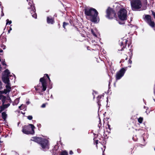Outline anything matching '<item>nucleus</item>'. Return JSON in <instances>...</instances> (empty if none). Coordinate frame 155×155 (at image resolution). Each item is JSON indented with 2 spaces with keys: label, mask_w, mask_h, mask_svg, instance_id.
<instances>
[{
  "label": "nucleus",
  "mask_w": 155,
  "mask_h": 155,
  "mask_svg": "<svg viewBox=\"0 0 155 155\" xmlns=\"http://www.w3.org/2000/svg\"><path fill=\"white\" fill-rule=\"evenodd\" d=\"M106 17L107 18L112 19L116 18L117 16L115 11L112 8L109 7L106 11Z\"/></svg>",
  "instance_id": "obj_7"
},
{
  "label": "nucleus",
  "mask_w": 155,
  "mask_h": 155,
  "mask_svg": "<svg viewBox=\"0 0 155 155\" xmlns=\"http://www.w3.org/2000/svg\"><path fill=\"white\" fill-rule=\"evenodd\" d=\"M26 103L27 104H29V101H27L26 102Z\"/></svg>",
  "instance_id": "obj_52"
},
{
  "label": "nucleus",
  "mask_w": 155,
  "mask_h": 155,
  "mask_svg": "<svg viewBox=\"0 0 155 155\" xmlns=\"http://www.w3.org/2000/svg\"><path fill=\"white\" fill-rule=\"evenodd\" d=\"M2 117L4 120H5L7 117V114L5 112H3L2 113Z\"/></svg>",
  "instance_id": "obj_19"
},
{
  "label": "nucleus",
  "mask_w": 155,
  "mask_h": 155,
  "mask_svg": "<svg viewBox=\"0 0 155 155\" xmlns=\"http://www.w3.org/2000/svg\"><path fill=\"white\" fill-rule=\"evenodd\" d=\"M124 59H122L120 60V62H124Z\"/></svg>",
  "instance_id": "obj_46"
},
{
  "label": "nucleus",
  "mask_w": 155,
  "mask_h": 155,
  "mask_svg": "<svg viewBox=\"0 0 155 155\" xmlns=\"http://www.w3.org/2000/svg\"><path fill=\"white\" fill-rule=\"evenodd\" d=\"M19 101V99H16L15 100L14 102L13 103V105H17Z\"/></svg>",
  "instance_id": "obj_23"
},
{
  "label": "nucleus",
  "mask_w": 155,
  "mask_h": 155,
  "mask_svg": "<svg viewBox=\"0 0 155 155\" xmlns=\"http://www.w3.org/2000/svg\"><path fill=\"white\" fill-rule=\"evenodd\" d=\"M100 122L98 125V127L99 128V129H101V127L102 124L101 123V121H100Z\"/></svg>",
  "instance_id": "obj_34"
},
{
  "label": "nucleus",
  "mask_w": 155,
  "mask_h": 155,
  "mask_svg": "<svg viewBox=\"0 0 155 155\" xmlns=\"http://www.w3.org/2000/svg\"><path fill=\"white\" fill-rule=\"evenodd\" d=\"M85 15L90 17V20L92 22L97 23V21H99V18L98 16V12L95 8L92 7H86L84 10Z\"/></svg>",
  "instance_id": "obj_1"
},
{
  "label": "nucleus",
  "mask_w": 155,
  "mask_h": 155,
  "mask_svg": "<svg viewBox=\"0 0 155 155\" xmlns=\"http://www.w3.org/2000/svg\"><path fill=\"white\" fill-rule=\"evenodd\" d=\"M151 12L152 15L153 16L154 18L155 19V12H154L153 11H151Z\"/></svg>",
  "instance_id": "obj_37"
},
{
  "label": "nucleus",
  "mask_w": 155,
  "mask_h": 155,
  "mask_svg": "<svg viewBox=\"0 0 155 155\" xmlns=\"http://www.w3.org/2000/svg\"><path fill=\"white\" fill-rule=\"evenodd\" d=\"M47 22L48 24H53L55 22L54 18L51 16L47 17Z\"/></svg>",
  "instance_id": "obj_12"
},
{
  "label": "nucleus",
  "mask_w": 155,
  "mask_h": 155,
  "mask_svg": "<svg viewBox=\"0 0 155 155\" xmlns=\"http://www.w3.org/2000/svg\"><path fill=\"white\" fill-rule=\"evenodd\" d=\"M27 2L30 1L31 0H26Z\"/></svg>",
  "instance_id": "obj_60"
},
{
  "label": "nucleus",
  "mask_w": 155,
  "mask_h": 155,
  "mask_svg": "<svg viewBox=\"0 0 155 155\" xmlns=\"http://www.w3.org/2000/svg\"><path fill=\"white\" fill-rule=\"evenodd\" d=\"M2 82L0 80V90H1L2 88Z\"/></svg>",
  "instance_id": "obj_41"
},
{
  "label": "nucleus",
  "mask_w": 155,
  "mask_h": 155,
  "mask_svg": "<svg viewBox=\"0 0 155 155\" xmlns=\"http://www.w3.org/2000/svg\"><path fill=\"white\" fill-rule=\"evenodd\" d=\"M93 140L94 141V144H96V147H97H97H98L97 144H98L99 140H97V137H96L94 138Z\"/></svg>",
  "instance_id": "obj_18"
},
{
  "label": "nucleus",
  "mask_w": 155,
  "mask_h": 155,
  "mask_svg": "<svg viewBox=\"0 0 155 155\" xmlns=\"http://www.w3.org/2000/svg\"><path fill=\"white\" fill-rule=\"evenodd\" d=\"M31 140L37 143L44 150L48 149L49 148V141L46 139L41 137H31Z\"/></svg>",
  "instance_id": "obj_2"
},
{
  "label": "nucleus",
  "mask_w": 155,
  "mask_h": 155,
  "mask_svg": "<svg viewBox=\"0 0 155 155\" xmlns=\"http://www.w3.org/2000/svg\"><path fill=\"white\" fill-rule=\"evenodd\" d=\"M21 106H19V108L21 109Z\"/></svg>",
  "instance_id": "obj_57"
},
{
  "label": "nucleus",
  "mask_w": 155,
  "mask_h": 155,
  "mask_svg": "<svg viewBox=\"0 0 155 155\" xmlns=\"http://www.w3.org/2000/svg\"><path fill=\"white\" fill-rule=\"evenodd\" d=\"M3 52V51L2 49H0V53H2Z\"/></svg>",
  "instance_id": "obj_49"
},
{
  "label": "nucleus",
  "mask_w": 155,
  "mask_h": 155,
  "mask_svg": "<svg viewBox=\"0 0 155 155\" xmlns=\"http://www.w3.org/2000/svg\"><path fill=\"white\" fill-rule=\"evenodd\" d=\"M153 99L154 101L155 102V99L153 98Z\"/></svg>",
  "instance_id": "obj_62"
},
{
  "label": "nucleus",
  "mask_w": 155,
  "mask_h": 155,
  "mask_svg": "<svg viewBox=\"0 0 155 155\" xmlns=\"http://www.w3.org/2000/svg\"><path fill=\"white\" fill-rule=\"evenodd\" d=\"M36 9L35 6H33V7L32 8V9L30 13L32 15L35 12Z\"/></svg>",
  "instance_id": "obj_21"
},
{
  "label": "nucleus",
  "mask_w": 155,
  "mask_h": 155,
  "mask_svg": "<svg viewBox=\"0 0 155 155\" xmlns=\"http://www.w3.org/2000/svg\"><path fill=\"white\" fill-rule=\"evenodd\" d=\"M41 125L40 124H37V126L38 127V128H41Z\"/></svg>",
  "instance_id": "obj_38"
},
{
  "label": "nucleus",
  "mask_w": 155,
  "mask_h": 155,
  "mask_svg": "<svg viewBox=\"0 0 155 155\" xmlns=\"http://www.w3.org/2000/svg\"><path fill=\"white\" fill-rule=\"evenodd\" d=\"M69 25V23H66L65 22H64L63 23V27L65 29V26L68 25Z\"/></svg>",
  "instance_id": "obj_27"
},
{
  "label": "nucleus",
  "mask_w": 155,
  "mask_h": 155,
  "mask_svg": "<svg viewBox=\"0 0 155 155\" xmlns=\"http://www.w3.org/2000/svg\"><path fill=\"white\" fill-rule=\"evenodd\" d=\"M6 21V25H7L8 24H10L12 22L11 21H9L8 19H7Z\"/></svg>",
  "instance_id": "obj_33"
},
{
  "label": "nucleus",
  "mask_w": 155,
  "mask_h": 155,
  "mask_svg": "<svg viewBox=\"0 0 155 155\" xmlns=\"http://www.w3.org/2000/svg\"><path fill=\"white\" fill-rule=\"evenodd\" d=\"M130 51L128 52V54H129V56L130 57L129 60L128 61L129 63L130 64H131L132 63V61L131 60V59L133 56V50L131 49H129Z\"/></svg>",
  "instance_id": "obj_14"
},
{
  "label": "nucleus",
  "mask_w": 155,
  "mask_h": 155,
  "mask_svg": "<svg viewBox=\"0 0 155 155\" xmlns=\"http://www.w3.org/2000/svg\"><path fill=\"white\" fill-rule=\"evenodd\" d=\"M46 106V104H43L41 106V107H42V108H44Z\"/></svg>",
  "instance_id": "obj_39"
},
{
  "label": "nucleus",
  "mask_w": 155,
  "mask_h": 155,
  "mask_svg": "<svg viewBox=\"0 0 155 155\" xmlns=\"http://www.w3.org/2000/svg\"><path fill=\"white\" fill-rule=\"evenodd\" d=\"M32 5H31V8H32Z\"/></svg>",
  "instance_id": "obj_64"
},
{
  "label": "nucleus",
  "mask_w": 155,
  "mask_h": 155,
  "mask_svg": "<svg viewBox=\"0 0 155 155\" xmlns=\"http://www.w3.org/2000/svg\"><path fill=\"white\" fill-rule=\"evenodd\" d=\"M143 4L146 5H147V0H143Z\"/></svg>",
  "instance_id": "obj_30"
},
{
  "label": "nucleus",
  "mask_w": 155,
  "mask_h": 155,
  "mask_svg": "<svg viewBox=\"0 0 155 155\" xmlns=\"http://www.w3.org/2000/svg\"><path fill=\"white\" fill-rule=\"evenodd\" d=\"M10 72L8 69H6L4 71L2 74V75H5V76H11L12 75H10Z\"/></svg>",
  "instance_id": "obj_15"
},
{
  "label": "nucleus",
  "mask_w": 155,
  "mask_h": 155,
  "mask_svg": "<svg viewBox=\"0 0 155 155\" xmlns=\"http://www.w3.org/2000/svg\"><path fill=\"white\" fill-rule=\"evenodd\" d=\"M6 84L5 86V87L6 89L7 90H8L9 91H10L11 90V84L10 83H8Z\"/></svg>",
  "instance_id": "obj_17"
},
{
  "label": "nucleus",
  "mask_w": 155,
  "mask_h": 155,
  "mask_svg": "<svg viewBox=\"0 0 155 155\" xmlns=\"http://www.w3.org/2000/svg\"><path fill=\"white\" fill-rule=\"evenodd\" d=\"M27 118L29 120H31L32 119L33 117L32 116L29 115L27 117Z\"/></svg>",
  "instance_id": "obj_31"
},
{
  "label": "nucleus",
  "mask_w": 155,
  "mask_h": 155,
  "mask_svg": "<svg viewBox=\"0 0 155 155\" xmlns=\"http://www.w3.org/2000/svg\"><path fill=\"white\" fill-rule=\"evenodd\" d=\"M3 96H4L3 95H0V100H2V98L3 97Z\"/></svg>",
  "instance_id": "obj_42"
},
{
  "label": "nucleus",
  "mask_w": 155,
  "mask_h": 155,
  "mask_svg": "<svg viewBox=\"0 0 155 155\" xmlns=\"http://www.w3.org/2000/svg\"><path fill=\"white\" fill-rule=\"evenodd\" d=\"M126 71V70L124 68H122L117 72L116 75V80L120 79L124 76Z\"/></svg>",
  "instance_id": "obj_9"
},
{
  "label": "nucleus",
  "mask_w": 155,
  "mask_h": 155,
  "mask_svg": "<svg viewBox=\"0 0 155 155\" xmlns=\"http://www.w3.org/2000/svg\"><path fill=\"white\" fill-rule=\"evenodd\" d=\"M2 63L3 65H4V66L5 65V66H7V64H6L5 62V59H4V61H2Z\"/></svg>",
  "instance_id": "obj_36"
},
{
  "label": "nucleus",
  "mask_w": 155,
  "mask_h": 155,
  "mask_svg": "<svg viewBox=\"0 0 155 155\" xmlns=\"http://www.w3.org/2000/svg\"><path fill=\"white\" fill-rule=\"evenodd\" d=\"M9 103H10V104L11 103V102H12V100H11V99L10 100H9Z\"/></svg>",
  "instance_id": "obj_51"
},
{
  "label": "nucleus",
  "mask_w": 155,
  "mask_h": 155,
  "mask_svg": "<svg viewBox=\"0 0 155 155\" xmlns=\"http://www.w3.org/2000/svg\"><path fill=\"white\" fill-rule=\"evenodd\" d=\"M3 34H2L1 36H0V39H1V38H2V36Z\"/></svg>",
  "instance_id": "obj_55"
},
{
  "label": "nucleus",
  "mask_w": 155,
  "mask_h": 155,
  "mask_svg": "<svg viewBox=\"0 0 155 155\" xmlns=\"http://www.w3.org/2000/svg\"><path fill=\"white\" fill-rule=\"evenodd\" d=\"M3 7H2V14H1V16H3L4 15V13L3 12Z\"/></svg>",
  "instance_id": "obj_40"
},
{
  "label": "nucleus",
  "mask_w": 155,
  "mask_h": 155,
  "mask_svg": "<svg viewBox=\"0 0 155 155\" xmlns=\"http://www.w3.org/2000/svg\"><path fill=\"white\" fill-rule=\"evenodd\" d=\"M91 33L94 36H97V35H96V34L94 32V31L93 30V29H91Z\"/></svg>",
  "instance_id": "obj_32"
},
{
  "label": "nucleus",
  "mask_w": 155,
  "mask_h": 155,
  "mask_svg": "<svg viewBox=\"0 0 155 155\" xmlns=\"http://www.w3.org/2000/svg\"><path fill=\"white\" fill-rule=\"evenodd\" d=\"M4 91L5 94H6L7 93H9L10 92L8 90H7L6 89H4Z\"/></svg>",
  "instance_id": "obj_35"
},
{
  "label": "nucleus",
  "mask_w": 155,
  "mask_h": 155,
  "mask_svg": "<svg viewBox=\"0 0 155 155\" xmlns=\"http://www.w3.org/2000/svg\"><path fill=\"white\" fill-rule=\"evenodd\" d=\"M39 81L41 82V86L39 83L37 86H35V90L37 91H41V92L45 91L47 87V83L46 79L43 77L40 78Z\"/></svg>",
  "instance_id": "obj_4"
},
{
  "label": "nucleus",
  "mask_w": 155,
  "mask_h": 155,
  "mask_svg": "<svg viewBox=\"0 0 155 155\" xmlns=\"http://www.w3.org/2000/svg\"><path fill=\"white\" fill-rule=\"evenodd\" d=\"M2 104H5V101H7V97L6 96H3V97L2 99Z\"/></svg>",
  "instance_id": "obj_22"
},
{
  "label": "nucleus",
  "mask_w": 155,
  "mask_h": 155,
  "mask_svg": "<svg viewBox=\"0 0 155 155\" xmlns=\"http://www.w3.org/2000/svg\"><path fill=\"white\" fill-rule=\"evenodd\" d=\"M60 155H68V153L66 151H64L61 152Z\"/></svg>",
  "instance_id": "obj_26"
},
{
  "label": "nucleus",
  "mask_w": 155,
  "mask_h": 155,
  "mask_svg": "<svg viewBox=\"0 0 155 155\" xmlns=\"http://www.w3.org/2000/svg\"><path fill=\"white\" fill-rule=\"evenodd\" d=\"M127 42V40L126 39H124L123 40V41H122L120 43V45L122 48L120 51H122L124 50V49L126 47Z\"/></svg>",
  "instance_id": "obj_10"
},
{
  "label": "nucleus",
  "mask_w": 155,
  "mask_h": 155,
  "mask_svg": "<svg viewBox=\"0 0 155 155\" xmlns=\"http://www.w3.org/2000/svg\"><path fill=\"white\" fill-rule=\"evenodd\" d=\"M106 128L107 129H109L110 131L111 130V128H110V125L109 124V123L108 122L107 124V127H106Z\"/></svg>",
  "instance_id": "obj_29"
},
{
  "label": "nucleus",
  "mask_w": 155,
  "mask_h": 155,
  "mask_svg": "<svg viewBox=\"0 0 155 155\" xmlns=\"http://www.w3.org/2000/svg\"><path fill=\"white\" fill-rule=\"evenodd\" d=\"M73 153V152L72 150H70L69 151V154H72Z\"/></svg>",
  "instance_id": "obj_45"
},
{
  "label": "nucleus",
  "mask_w": 155,
  "mask_h": 155,
  "mask_svg": "<svg viewBox=\"0 0 155 155\" xmlns=\"http://www.w3.org/2000/svg\"><path fill=\"white\" fill-rule=\"evenodd\" d=\"M102 96L101 95H99L97 97V103L98 105H99V107L100 106H101V98Z\"/></svg>",
  "instance_id": "obj_16"
},
{
  "label": "nucleus",
  "mask_w": 155,
  "mask_h": 155,
  "mask_svg": "<svg viewBox=\"0 0 155 155\" xmlns=\"http://www.w3.org/2000/svg\"><path fill=\"white\" fill-rule=\"evenodd\" d=\"M89 48H90V47H89V46H87V50H89Z\"/></svg>",
  "instance_id": "obj_54"
},
{
  "label": "nucleus",
  "mask_w": 155,
  "mask_h": 155,
  "mask_svg": "<svg viewBox=\"0 0 155 155\" xmlns=\"http://www.w3.org/2000/svg\"><path fill=\"white\" fill-rule=\"evenodd\" d=\"M6 35L2 36L1 42L3 43L6 41Z\"/></svg>",
  "instance_id": "obj_20"
},
{
  "label": "nucleus",
  "mask_w": 155,
  "mask_h": 155,
  "mask_svg": "<svg viewBox=\"0 0 155 155\" xmlns=\"http://www.w3.org/2000/svg\"><path fill=\"white\" fill-rule=\"evenodd\" d=\"M9 76H5V75H2V81L5 84L10 83V80Z\"/></svg>",
  "instance_id": "obj_11"
},
{
  "label": "nucleus",
  "mask_w": 155,
  "mask_h": 155,
  "mask_svg": "<svg viewBox=\"0 0 155 155\" xmlns=\"http://www.w3.org/2000/svg\"><path fill=\"white\" fill-rule=\"evenodd\" d=\"M7 103V101H5V103Z\"/></svg>",
  "instance_id": "obj_63"
},
{
  "label": "nucleus",
  "mask_w": 155,
  "mask_h": 155,
  "mask_svg": "<svg viewBox=\"0 0 155 155\" xmlns=\"http://www.w3.org/2000/svg\"><path fill=\"white\" fill-rule=\"evenodd\" d=\"M118 17L120 20L119 21V23L121 25H123L125 24L124 21L127 19V11L124 8H121L117 13Z\"/></svg>",
  "instance_id": "obj_3"
},
{
  "label": "nucleus",
  "mask_w": 155,
  "mask_h": 155,
  "mask_svg": "<svg viewBox=\"0 0 155 155\" xmlns=\"http://www.w3.org/2000/svg\"><path fill=\"white\" fill-rule=\"evenodd\" d=\"M52 86H51V87H50V89H51V88H52Z\"/></svg>",
  "instance_id": "obj_59"
},
{
  "label": "nucleus",
  "mask_w": 155,
  "mask_h": 155,
  "mask_svg": "<svg viewBox=\"0 0 155 155\" xmlns=\"http://www.w3.org/2000/svg\"><path fill=\"white\" fill-rule=\"evenodd\" d=\"M1 61V57L0 56V62Z\"/></svg>",
  "instance_id": "obj_58"
},
{
  "label": "nucleus",
  "mask_w": 155,
  "mask_h": 155,
  "mask_svg": "<svg viewBox=\"0 0 155 155\" xmlns=\"http://www.w3.org/2000/svg\"><path fill=\"white\" fill-rule=\"evenodd\" d=\"M32 16L33 17L35 18H37V14L35 12L32 15Z\"/></svg>",
  "instance_id": "obj_28"
},
{
  "label": "nucleus",
  "mask_w": 155,
  "mask_h": 155,
  "mask_svg": "<svg viewBox=\"0 0 155 155\" xmlns=\"http://www.w3.org/2000/svg\"><path fill=\"white\" fill-rule=\"evenodd\" d=\"M144 21L152 28L155 27V23L152 20L151 16L149 15H145L143 16Z\"/></svg>",
  "instance_id": "obj_8"
},
{
  "label": "nucleus",
  "mask_w": 155,
  "mask_h": 155,
  "mask_svg": "<svg viewBox=\"0 0 155 155\" xmlns=\"http://www.w3.org/2000/svg\"><path fill=\"white\" fill-rule=\"evenodd\" d=\"M10 106V103H8L7 104H2V106L0 107L1 111L4 110L5 109L7 108Z\"/></svg>",
  "instance_id": "obj_13"
},
{
  "label": "nucleus",
  "mask_w": 155,
  "mask_h": 155,
  "mask_svg": "<svg viewBox=\"0 0 155 155\" xmlns=\"http://www.w3.org/2000/svg\"><path fill=\"white\" fill-rule=\"evenodd\" d=\"M125 60H127L128 59V57H127V55H125Z\"/></svg>",
  "instance_id": "obj_48"
},
{
  "label": "nucleus",
  "mask_w": 155,
  "mask_h": 155,
  "mask_svg": "<svg viewBox=\"0 0 155 155\" xmlns=\"http://www.w3.org/2000/svg\"><path fill=\"white\" fill-rule=\"evenodd\" d=\"M2 69V67L1 66V65H0V69Z\"/></svg>",
  "instance_id": "obj_56"
},
{
  "label": "nucleus",
  "mask_w": 155,
  "mask_h": 155,
  "mask_svg": "<svg viewBox=\"0 0 155 155\" xmlns=\"http://www.w3.org/2000/svg\"><path fill=\"white\" fill-rule=\"evenodd\" d=\"M45 77H47V78L49 80V84H51V80L50 79V78H49L48 74H44V77L45 78Z\"/></svg>",
  "instance_id": "obj_25"
},
{
  "label": "nucleus",
  "mask_w": 155,
  "mask_h": 155,
  "mask_svg": "<svg viewBox=\"0 0 155 155\" xmlns=\"http://www.w3.org/2000/svg\"><path fill=\"white\" fill-rule=\"evenodd\" d=\"M2 47L3 49H5V46L3 45L2 46Z\"/></svg>",
  "instance_id": "obj_44"
},
{
  "label": "nucleus",
  "mask_w": 155,
  "mask_h": 155,
  "mask_svg": "<svg viewBox=\"0 0 155 155\" xmlns=\"http://www.w3.org/2000/svg\"><path fill=\"white\" fill-rule=\"evenodd\" d=\"M101 138L102 139V140H104V137H101Z\"/></svg>",
  "instance_id": "obj_53"
},
{
  "label": "nucleus",
  "mask_w": 155,
  "mask_h": 155,
  "mask_svg": "<svg viewBox=\"0 0 155 155\" xmlns=\"http://www.w3.org/2000/svg\"><path fill=\"white\" fill-rule=\"evenodd\" d=\"M12 30V28H10V29L9 30H8V33H9L10 32V31Z\"/></svg>",
  "instance_id": "obj_50"
},
{
  "label": "nucleus",
  "mask_w": 155,
  "mask_h": 155,
  "mask_svg": "<svg viewBox=\"0 0 155 155\" xmlns=\"http://www.w3.org/2000/svg\"><path fill=\"white\" fill-rule=\"evenodd\" d=\"M35 128L33 124H29L28 125H25L23 127L22 131L25 134L33 135L35 133Z\"/></svg>",
  "instance_id": "obj_5"
},
{
  "label": "nucleus",
  "mask_w": 155,
  "mask_h": 155,
  "mask_svg": "<svg viewBox=\"0 0 155 155\" xmlns=\"http://www.w3.org/2000/svg\"><path fill=\"white\" fill-rule=\"evenodd\" d=\"M71 20H70V23L71 24Z\"/></svg>",
  "instance_id": "obj_61"
},
{
  "label": "nucleus",
  "mask_w": 155,
  "mask_h": 155,
  "mask_svg": "<svg viewBox=\"0 0 155 155\" xmlns=\"http://www.w3.org/2000/svg\"><path fill=\"white\" fill-rule=\"evenodd\" d=\"M132 10L133 11H137L140 9L142 6L140 0H132L130 2Z\"/></svg>",
  "instance_id": "obj_6"
},
{
  "label": "nucleus",
  "mask_w": 155,
  "mask_h": 155,
  "mask_svg": "<svg viewBox=\"0 0 155 155\" xmlns=\"http://www.w3.org/2000/svg\"><path fill=\"white\" fill-rule=\"evenodd\" d=\"M143 117H140L138 119V122L141 124L142 123L143 121Z\"/></svg>",
  "instance_id": "obj_24"
},
{
  "label": "nucleus",
  "mask_w": 155,
  "mask_h": 155,
  "mask_svg": "<svg viewBox=\"0 0 155 155\" xmlns=\"http://www.w3.org/2000/svg\"><path fill=\"white\" fill-rule=\"evenodd\" d=\"M0 93H1V94H5L4 91H0Z\"/></svg>",
  "instance_id": "obj_43"
},
{
  "label": "nucleus",
  "mask_w": 155,
  "mask_h": 155,
  "mask_svg": "<svg viewBox=\"0 0 155 155\" xmlns=\"http://www.w3.org/2000/svg\"><path fill=\"white\" fill-rule=\"evenodd\" d=\"M11 99L9 97L8 98H7V101H9V100H10Z\"/></svg>",
  "instance_id": "obj_47"
}]
</instances>
